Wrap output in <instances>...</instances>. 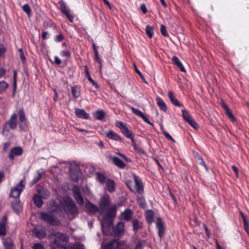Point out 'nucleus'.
I'll list each match as a JSON object with an SVG mask.
<instances>
[{
  "label": "nucleus",
  "instance_id": "61",
  "mask_svg": "<svg viewBox=\"0 0 249 249\" xmlns=\"http://www.w3.org/2000/svg\"><path fill=\"white\" fill-rule=\"evenodd\" d=\"M48 33L47 32H43L42 34V38L43 39H46L48 38Z\"/></svg>",
  "mask_w": 249,
  "mask_h": 249
},
{
  "label": "nucleus",
  "instance_id": "33",
  "mask_svg": "<svg viewBox=\"0 0 249 249\" xmlns=\"http://www.w3.org/2000/svg\"><path fill=\"white\" fill-rule=\"evenodd\" d=\"M71 91L73 97L75 98H78L80 95V87L77 85L73 86L71 88Z\"/></svg>",
  "mask_w": 249,
  "mask_h": 249
},
{
  "label": "nucleus",
  "instance_id": "30",
  "mask_svg": "<svg viewBox=\"0 0 249 249\" xmlns=\"http://www.w3.org/2000/svg\"><path fill=\"white\" fill-rule=\"evenodd\" d=\"M96 179L101 184H103L106 183L108 178L102 173L98 172L96 174Z\"/></svg>",
  "mask_w": 249,
  "mask_h": 249
},
{
  "label": "nucleus",
  "instance_id": "28",
  "mask_svg": "<svg viewBox=\"0 0 249 249\" xmlns=\"http://www.w3.org/2000/svg\"><path fill=\"white\" fill-rule=\"evenodd\" d=\"M37 191L40 196L44 199L48 198L50 195V192L46 189H38Z\"/></svg>",
  "mask_w": 249,
  "mask_h": 249
},
{
  "label": "nucleus",
  "instance_id": "22",
  "mask_svg": "<svg viewBox=\"0 0 249 249\" xmlns=\"http://www.w3.org/2000/svg\"><path fill=\"white\" fill-rule=\"evenodd\" d=\"M2 241L5 249H13L14 245L12 240L10 238H4Z\"/></svg>",
  "mask_w": 249,
  "mask_h": 249
},
{
  "label": "nucleus",
  "instance_id": "31",
  "mask_svg": "<svg viewBox=\"0 0 249 249\" xmlns=\"http://www.w3.org/2000/svg\"><path fill=\"white\" fill-rule=\"evenodd\" d=\"M156 100L157 101V105L160 107V109L166 111L167 109V107L163 100L161 98L159 97H157Z\"/></svg>",
  "mask_w": 249,
  "mask_h": 249
},
{
  "label": "nucleus",
  "instance_id": "58",
  "mask_svg": "<svg viewBox=\"0 0 249 249\" xmlns=\"http://www.w3.org/2000/svg\"><path fill=\"white\" fill-rule=\"evenodd\" d=\"M63 39V36L61 34H59L56 36L55 40L57 42H60Z\"/></svg>",
  "mask_w": 249,
  "mask_h": 249
},
{
  "label": "nucleus",
  "instance_id": "10",
  "mask_svg": "<svg viewBox=\"0 0 249 249\" xmlns=\"http://www.w3.org/2000/svg\"><path fill=\"white\" fill-rule=\"evenodd\" d=\"M19 120L21 124L19 125L20 128L22 130H25L27 128L26 118L25 114L22 109L19 111Z\"/></svg>",
  "mask_w": 249,
  "mask_h": 249
},
{
  "label": "nucleus",
  "instance_id": "12",
  "mask_svg": "<svg viewBox=\"0 0 249 249\" xmlns=\"http://www.w3.org/2000/svg\"><path fill=\"white\" fill-rule=\"evenodd\" d=\"M132 211L130 209H126L122 212L119 215V218L125 221H129L132 216Z\"/></svg>",
  "mask_w": 249,
  "mask_h": 249
},
{
  "label": "nucleus",
  "instance_id": "48",
  "mask_svg": "<svg viewBox=\"0 0 249 249\" xmlns=\"http://www.w3.org/2000/svg\"><path fill=\"white\" fill-rule=\"evenodd\" d=\"M115 125L119 128L121 131L126 126L122 121H117Z\"/></svg>",
  "mask_w": 249,
  "mask_h": 249
},
{
  "label": "nucleus",
  "instance_id": "47",
  "mask_svg": "<svg viewBox=\"0 0 249 249\" xmlns=\"http://www.w3.org/2000/svg\"><path fill=\"white\" fill-rule=\"evenodd\" d=\"M69 249H85L84 246L81 244H74L69 247Z\"/></svg>",
  "mask_w": 249,
  "mask_h": 249
},
{
  "label": "nucleus",
  "instance_id": "60",
  "mask_svg": "<svg viewBox=\"0 0 249 249\" xmlns=\"http://www.w3.org/2000/svg\"><path fill=\"white\" fill-rule=\"evenodd\" d=\"M54 62L57 65H59L62 62L60 59L57 56H55L54 57Z\"/></svg>",
  "mask_w": 249,
  "mask_h": 249
},
{
  "label": "nucleus",
  "instance_id": "45",
  "mask_svg": "<svg viewBox=\"0 0 249 249\" xmlns=\"http://www.w3.org/2000/svg\"><path fill=\"white\" fill-rule=\"evenodd\" d=\"M226 114L227 115L229 119L232 122L235 121V119L232 113L231 112L229 108H226Z\"/></svg>",
  "mask_w": 249,
  "mask_h": 249
},
{
  "label": "nucleus",
  "instance_id": "19",
  "mask_svg": "<svg viewBox=\"0 0 249 249\" xmlns=\"http://www.w3.org/2000/svg\"><path fill=\"white\" fill-rule=\"evenodd\" d=\"M85 207L90 214H95L99 210L98 207L89 201L86 203Z\"/></svg>",
  "mask_w": 249,
  "mask_h": 249
},
{
  "label": "nucleus",
  "instance_id": "44",
  "mask_svg": "<svg viewBox=\"0 0 249 249\" xmlns=\"http://www.w3.org/2000/svg\"><path fill=\"white\" fill-rule=\"evenodd\" d=\"M70 175L71 179L74 181H77L79 178L78 175L77 173L70 170Z\"/></svg>",
  "mask_w": 249,
  "mask_h": 249
},
{
  "label": "nucleus",
  "instance_id": "37",
  "mask_svg": "<svg viewBox=\"0 0 249 249\" xmlns=\"http://www.w3.org/2000/svg\"><path fill=\"white\" fill-rule=\"evenodd\" d=\"M138 203L140 207L144 208L146 207V202L143 196H138Z\"/></svg>",
  "mask_w": 249,
  "mask_h": 249
},
{
  "label": "nucleus",
  "instance_id": "53",
  "mask_svg": "<svg viewBox=\"0 0 249 249\" xmlns=\"http://www.w3.org/2000/svg\"><path fill=\"white\" fill-rule=\"evenodd\" d=\"M19 52L21 59L23 62H25L26 60V58L24 55L23 50L22 49H20L19 50Z\"/></svg>",
  "mask_w": 249,
  "mask_h": 249
},
{
  "label": "nucleus",
  "instance_id": "6",
  "mask_svg": "<svg viewBox=\"0 0 249 249\" xmlns=\"http://www.w3.org/2000/svg\"><path fill=\"white\" fill-rule=\"evenodd\" d=\"M73 196L77 203L82 206L84 204V199L81 193L80 187L75 185L73 188Z\"/></svg>",
  "mask_w": 249,
  "mask_h": 249
},
{
  "label": "nucleus",
  "instance_id": "1",
  "mask_svg": "<svg viewBox=\"0 0 249 249\" xmlns=\"http://www.w3.org/2000/svg\"><path fill=\"white\" fill-rule=\"evenodd\" d=\"M65 212L68 215H74L77 213V208L74 202L70 197H67L64 199V203L62 204Z\"/></svg>",
  "mask_w": 249,
  "mask_h": 249
},
{
  "label": "nucleus",
  "instance_id": "23",
  "mask_svg": "<svg viewBox=\"0 0 249 249\" xmlns=\"http://www.w3.org/2000/svg\"><path fill=\"white\" fill-rule=\"evenodd\" d=\"M112 160L114 164L118 168L123 169L125 167V164L122 160L120 159L119 158L116 156H114L112 157Z\"/></svg>",
  "mask_w": 249,
  "mask_h": 249
},
{
  "label": "nucleus",
  "instance_id": "63",
  "mask_svg": "<svg viewBox=\"0 0 249 249\" xmlns=\"http://www.w3.org/2000/svg\"><path fill=\"white\" fill-rule=\"evenodd\" d=\"M120 157L123 158L125 161L128 162H131V160L130 159L128 158L125 155L122 154L120 155Z\"/></svg>",
  "mask_w": 249,
  "mask_h": 249
},
{
  "label": "nucleus",
  "instance_id": "16",
  "mask_svg": "<svg viewBox=\"0 0 249 249\" xmlns=\"http://www.w3.org/2000/svg\"><path fill=\"white\" fill-rule=\"evenodd\" d=\"M23 153V149L19 147H16L12 149L9 153V157L10 159H13L15 156H20Z\"/></svg>",
  "mask_w": 249,
  "mask_h": 249
},
{
  "label": "nucleus",
  "instance_id": "17",
  "mask_svg": "<svg viewBox=\"0 0 249 249\" xmlns=\"http://www.w3.org/2000/svg\"><path fill=\"white\" fill-rule=\"evenodd\" d=\"M123 134L127 138L130 139L133 145L135 146L136 143L134 139V136L132 132L130 131L127 126L124 128L122 131Z\"/></svg>",
  "mask_w": 249,
  "mask_h": 249
},
{
  "label": "nucleus",
  "instance_id": "21",
  "mask_svg": "<svg viewBox=\"0 0 249 249\" xmlns=\"http://www.w3.org/2000/svg\"><path fill=\"white\" fill-rule=\"evenodd\" d=\"M168 97L171 102L177 107H182V104H180L178 99L175 97L174 93L170 90L168 92Z\"/></svg>",
  "mask_w": 249,
  "mask_h": 249
},
{
  "label": "nucleus",
  "instance_id": "13",
  "mask_svg": "<svg viewBox=\"0 0 249 249\" xmlns=\"http://www.w3.org/2000/svg\"><path fill=\"white\" fill-rule=\"evenodd\" d=\"M75 114L76 117L80 119H89V114L84 109L75 108Z\"/></svg>",
  "mask_w": 249,
  "mask_h": 249
},
{
  "label": "nucleus",
  "instance_id": "18",
  "mask_svg": "<svg viewBox=\"0 0 249 249\" xmlns=\"http://www.w3.org/2000/svg\"><path fill=\"white\" fill-rule=\"evenodd\" d=\"M125 224L123 222H119L118 223L114 232L116 235L120 236L123 235L124 231Z\"/></svg>",
  "mask_w": 249,
  "mask_h": 249
},
{
  "label": "nucleus",
  "instance_id": "56",
  "mask_svg": "<svg viewBox=\"0 0 249 249\" xmlns=\"http://www.w3.org/2000/svg\"><path fill=\"white\" fill-rule=\"evenodd\" d=\"M44 172L43 171L39 170L37 172V176L36 177L37 179L39 180L42 177L44 174Z\"/></svg>",
  "mask_w": 249,
  "mask_h": 249
},
{
  "label": "nucleus",
  "instance_id": "20",
  "mask_svg": "<svg viewBox=\"0 0 249 249\" xmlns=\"http://www.w3.org/2000/svg\"><path fill=\"white\" fill-rule=\"evenodd\" d=\"M116 183L115 181L110 178H108L106 182V188L109 193H113L115 191Z\"/></svg>",
  "mask_w": 249,
  "mask_h": 249
},
{
  "label": "nucleus",
  "instance_id": "26",
  "mask_svg": "<svg viewBox=\"0 0 249 249\" xmlns=\"http://www.w3.org/2000/svg\"><path fill=\"white\" fill-rule=\"evenodd\" d=\"M172 60L174 64H175L180 69L181 71L183 72L186 71L185 69L183 66V64L177 56H174L172 58Z\"/></svg>",
  "mask_w": 249,
  "mask_h": 249
},
{
  "label": "nucleus",
  "instance_id": "36",
  "mask_svg": "<svg viewBox=\"0 0 249 249\" xmlns=\"http://www.w3.org/2000/svg\"><path fill=\"white\" fill-rule=\"evenodd\" d=\"M59 4L60 10L64 14L70 11V9L67 7V5L63 0L59 1Z\"/></svg>",
  "mask_w": 249,
  "mask_h": 249
},
{
  "label": "nucleus",
  "instance_id": "2",
  "mask_svg": "<svg viewBox=\"0 0 249 249\" xmlns=\"http://www.w3.org/2000/svg\"><path fill=\"white\" fill-rule=\"evenodd\" d=\"M17 116L15 113L13 114L10 117L9 121L7 122L3 128L2 135L7 136L9 133V129L14 130L17 127Z\"/></svg>",
  "mask_w": 249,
  "mask_h": 249
},
{
  "label": "nucleus",
  "instance_id": "11",
  "mask_svg": "<svg viewBox=\"0 0 249 249\" xmlns=\"http://www.w3.org/2000/svg\"><path fill=\"white\" fill-rule=\"evenodd\" d=\"M135 187V189L137 193L142 194L143 192V187L141 179L136 175L134 176Z\"/></svg>",
  "mask_w": 249,
  "mask_h": 249
},
{
  "label": "nucleus",
  "instance_id": "39",
  "mask_svg": "<svg viewBox=\"0 0 249 249\" xmlns=\"http://www.w3.org/2000/svg\"><path fill=\"white\" fill-rule=\"evenodd\" d=\"M182 113L183 118L186 121V122H187L188 121L193 118L187 110L183 109L182 110Z\"/></svg>",
  "mask_w": 249,
  "mask_h": 249
},
{
  "label": "nucleus",
  "instance_id": "34",
  "mask_svg": "<svg viewBox=\"0 0 249 249\" xmlns=\"http://www.w3.org/2000/svg\"><path fill=\"white\" fill-rule=\"evenodd\" d=\"M93 116L96 119L102 120L105 117V112L103 110H98L94 113Z\"/></svg>",
  "mask_w": 249,
  "mask_h": 249
},
{
  "label": "nucleus",
  "instance_id": "64",
  "mask_svg": "<svg viewBox=\"0 0 249 249\" xmlns=\"http://www.w3.org/2000/svg\"><path fill=\"white\" fill-rule=\"evenodd\" d=\"M5 74V70L2 68H0V78Z\"/></svg>",
  "mask_w": 249,
  "mask_h": 249
},
{
  "label": "nucleus",
  "instance_id": "40",
  "mask_svg": "<svg viewBox=\"0 0 249 249\" xmlns=\"http://www.w3.org/2000/svg\"><path fill=\"white\" fill-rule=\"evenodd\" d=\"M130 108L131 109V110L132 111V112L136 115H137L140 117L143 116V113L139 109L134 108L132 107H131Z\"/></svg>",
  "mask_w": 249,
  "mask_h": 249
},
{
  "label": "nucleus",
  "instance_id": "50",
  "mask_svg": "<svg viewBox=\"0 0 249 249\" xmlns=\"http://www.w3.org/2000/svg\"><path fill=\"white\" fill-rule=\"evenodd\" d=\"M71 22H73L74 16L71 14L70 11L64 14Z\"/></svg>",
  "mask_w": 249,
  "mask_h": 249
},
{
  "label": "nucleus",
  "instance_id": "55",
  "mask_svg": "<svg viewBox=\"0 0 249 249\" xmlns=\"http://www.w3.org/2000/svg\"><path fill=\"white\" fill-rule=\"evenodd\" d=\"M126 185L127 186V187L129 188V189L131 191H134L133 189V182L132 181H130V180H128L126 182Z\"/></svg>",
  "mask_w": 249,
  "mask_h": 249
},
{
  "label": "nucleus",
  "instance_id": "52",
  "mask_svg": "<svg viewBox=\"0 0 249 249\" xmlns=\"http://www.w3.org/2000/svg\"><path fill=\"white\" fill-rule=\"evenodd\" d=\"M163 133L167 139L171 140L172 142H175L172 137L165 130H163Z\"/></svg>",
  "mask_w": 249,
  "mask_h": 249
},
{
  "label": "nucleus",
  "instance_id": "27",
  "mask_svg": "<svg viewBox=\"0 0 249 249\" xmlns=\"http://www.w3.org/2000/svg\"><path fill=\"white\" fill-rule=\"evenodd\" d=\"M145 217L147 222L151 224L154 220V213L152 210H147L145 212Z\"/></svg>",
  "mask_w": 249,
  "mask_h": 249
},
{
  "label": "nucleus",
  "instance_id": "49",
  "mask_svg": "<svg viewBox=\"0 0 249 249\" xmlns=\"http://www.w3.org/2000/svg\"><path fill=\"white\" fill-rule=\"evenodd\" d=\"M60 55L63 57H70L71 52L69 51H62L60 52Z\"/></svg>",
  "mask_w": 249,
  "mask_h": 249
},
{
  "label": "nucleus",
  "instance_id": "29",
  "mask_svg": "<svg viewBox=\"0 0 249 249\" xmlns=\"http://www.w3.org/2000/svg\"><path fill=\"white\" fill-rule=\"evenodd\" d=\"M12 205L13 208L17 212H19L22 209V205L20 201L18 199H16L15 201L12 202Z\"/></svg>",
  "mask_w": 249,
  "mask_h": 249
},
{
  "label": "nucleus",
  "instance_id": "24",
  "mask_svg": "<svg viewBox=\"0 0 249 249\" xmlns=\"http://www.w3.org/2000/svg\"><path fill=\"white\" fill-rule=\"evenodd\" d=\"M6 217L4 216L2 220L0 222V235L4 236L6 234Z\"/></svg>",
  "mask_w": 249,
  "mask_h": 249
},
{
  "label": "nucleus",
  "instance_id": "42",
  "mask_svg": "<svg viewBox=\"0 0 249 249\" xmlns=\"http://www.w3.org/2000/svg\"><path fill=\"white\" fill-rule=\"evenodd\" d=\"M23 10L26 13V14L29 16H30L31 15V11L30 7V6L28 4H24L22 7Z\"/></svg>",
  "mask_w": 249,
  "mask_h": 249
},
{
  "label": "nucleus",
  "instance_id": "25",
  "mask_svg": "<svg viewBox=\"0 0 249 249\" xmlns=\"http://www.w3.org/2000/svg\"><path fill=\"white\" fill-rule=\"evenodd\" d=\"M133 230L136 232L142 228V223L139 221L137 219H134L132 221Z\"/></svg>",
  "mask_w": 249,
  "mask_h": 249
},
{
  "label": "nucleus",
  "instance_id": "54",
  "mask_svg": "<svg viewBox=\"0 0 249 249\" xmlns=\"http://www.w3.org/2000/svg\"><path fill=\"white\" fill-rule=\"evenodd\" d=\"M109 213L112 215L115 216L116 213V208L115 207H113L109 209Z\"/></svg>",
  "mask_w": 249,
  "mask_h": 249
},
{
  "label": "nucleus",
  "instance_id": "9",
  "mask_svg": "<svg viewBox=\"0 0 249 249\" xmlns=\"http://www.w3.org/2000/svg\"><path fill=\"white\" fill-rule=\"evenodd\" d=\"M156 227L158 230V234L162 238L165 233L164 222L160 217H158L156 221Z\"/></svg>",
  "mask_w": 249,
  "mask_h": 249
},
{
  "label": "nucleus",
  "instance_id": "59",
  "mask_svg": "<svg viewBox=\"0 0 249 249\" xmlns=\"http://www.w3.org/2000/svg\"><path fill=\"white\" fill-rule=\"evenodd\" d=\"M245 230L247 232L248 234L249 235V223L247 222L245 224H244Z\"/></svg>",
  "mask_w": 249,
  "mask_h": 249
},
{
  "label": "nucleus",
  "instance_id": "32",
  "mask_svg": "<svg viewBox=\"0 0 249 249\" xmlns=\"http://www.w3.org/2000/svg\"><path fill=\"white\" fill-rule=\"evenodd\" d=\"M34 202L35 205L38 207H41L43 203L42 198L37 194L34 196Z\"/></svg>",
  "mask_w": 249,
  "mask_h": 249
},
{
  "label": "nucleus",
  "instance_id": "14",
  "mask_svg": "<svg viewBox=\"0 0 249 249\" xmlns=\"http://www.w3.org/2000/svg\"><path fill=\"white\" fill-rule=\"evenodd\" d=\"M121 242H118V240L113 239L109 241L104 246H102L103 249H116Z\"/></svg>",
  "mask_w": 249,
  "mask_h": 249
},
{
  "label": "nucleus",
  "instance_id": "7",
  "mask_svg": "<svg viewBox=\"0 0 249 249\" xmlns=\"http://www.w3.org/2000/svg\"><path fill=\"white\" fill-rule=\"evenodd\" d=\"M40 217L43 220L51 225H57L58 223V221L52 214L43 212L40 213Z\"/></svg>",
  "mask_w": 249,
  "mask_h": 249
},
{
  "label": "nucleus",
  "instance_id": "57",
  "mask_svg": "<svg viewBox=\"0 0 249 249\" xmlns=\"http://www.w3.org/2000/svg\"><path fill=\"white\" fill-rule=\"evenodd\" d=\"M140 8H141V10L144 14H145L147 12V9H146L145 5L144 4H143V3L140 6Z\"/></svg>",
  "mask_w": 249,
  "mask_h": 249
},
{
  "label": "nucleus",
  "instance_id": "51",
  "mask_svg": "<svg viewBox=\"0 0 249 249\" xmlns=\"http://www.w3.org/2000/svg\"><path fill=\"white\" fill-rule=\"evenodd\" d=\"M33 249H44V246L40 243H36L32 247Z\"/></svg>",
  "mask_w": 249,
  "mask_h": 249
},
{
  "label": "nucleus",
  "instance_id": "4",
  "mask_svg": "<svg viewBox=\"0 0 249 249\" xmlns=\"http://www.w3.org/2000/svg\"><path fill=\"white\" fill-rule=\"evenodd\" d=\"M110 203V201L109 195L107 193H105L99 202V207L101 214H103L107 211Z\"/></svg>",
  "mask_w": 249,
  "mask_h": 249
},
{
  "label": "nucleus",
  "instance_id": "43",
  "mask_svg": "<svg viewBox=\"0 0 249 249\" xmlns=\"http://www.w3.org/2000/svg\"><path fill=\"white\" fill-rule=\"evenodd\" d=\"M160 32H161V33L162 35L163 36H165V37L168 36V33H167V30H166V28L163 24H161L160 25Z\"/></svg>",
  "mask_w": 249,
  "mask_h": 249
},
{
  "label": "nucleus",
  "instance_id": "8",
  "mask_svg": "<svg viewBox=\"0 0 249 249\" xmlns=\"http://www.w3.org/2000/svg\"><path fill=\"white\" fill-rule=\"evenodd\" d=\"M52 238L53 239V243L57 245L61 244L62 242H65L67 240V236L60 232L54 234Z\"/></svg>",
  "mask_w": 249,
  "mask_h": 249
},
{
  "label": "nucleus",
  "instance_id": "5",
  "mask_svg": "<svg viewBox=\"0 0 249 249\" xmlns=\"http://www.w3.org/2000/svg\"><path fill=\"white\" fill-rule=\"evenodd\" d=\"M33 234L38 238L43 239L46 236V231L45 228L38 226L34 228Z\"/></svg>",
  "mask_w": 249,
  "mask_h": 249
},
{
  "label": "nucleus",
  "instance_id": "62",
  "mask_svg": "<svg viewBox=\"0 0 249 249\" xmlns=\"http://www.w3.org/2000/svg\"><path fill=\"white\" fill-rule=\"evenodd\" d=\"M141 118L143 120V121L145 122H146V123H148L149 124H151V123L149 121L148 118L146 116H145L144 114H143V116L141 117Z\"/></svg>",
  "mask_w": 249,
  "mask_h": 249
},
{
  "label": "nucleus",
  "instance_id": "15",
  "mask_svg": "<svg viewBox=\"0 0 249 249\" xmlns=\"http://www.w3.org/2000/svg\"><path fill=\"white\" fill-rule=\"evenodd\" d=\"M106 136L109 139L118 141V142H121L122 141V138L121 137L118 135L116 133L114 132L112 130H108L106 133Z\"/></svg>",
  "mask_w": 249,
  "mask_h": 249
},
{
  "label": "nucleus",
  "instance_id": "38",
  "mask_svg": "<svg viewBox=\"0 0 249 249\" xmlns=\"http://www.w3.org/2000/svg\"><path fill=\"white\" fill-rule=\"evenodd\" d=\"M146 33L147 35L149 38H152L154 34V29L153 27L150 25H147L146 27Z\"/></svg>",
  "mask_w": 249,
  "mask_h": 249
},
{
  "label": "nucleus",
  "instance_id": "41",
  "mask_svg": "<svg viewBox=\"0 0 249 249\" xmlns=\"http://www.w3.org/2000/svg\"><path fill=\"white\" fill-rule=\"evenodd\" d=\"M187 123L195 129L196 130L198 128V126L197 123L193 118L188 121Z\"/></svg>",
  "mask_w": 249,
  "mask_h": 249
},
{
  "label": "nucleus",
  "instance_id": "3",
  "mask_svg": "<svg viewBox=\"0 0 249 249\" xmlns=\"http://www.w3.org/2000/svg\"><path fill=\"white\" fill-rule=\"evenodd\" d=\"M26 184V179L24 178L20 180L19 183L16 186L12 188L10 192V196L11 197L18 199L21 193L24 190Z\"/></svg>",
  "mask_w": 249,
  "mask_h": 249
},
{
  "label": "nucleus",
  "instance_id": "46",
  "mask_svg": "<svg viewBox=\"0 0 249 249\" xmlns=\"http://www.w3.org/2000/svg\"><path fill=\"white\" fill-rule=\"evenodd\" d=\"M8 87V84L5 81L0 82V92L5 90Z\"/></svg>",
  "mask_w": 249,
  "mask_h": 249
},
{
  "label": "nucleus",
  "instance_id": "35",
  "mask_svg": "<svg viewBox=\"0 0 249 249\" xmlns=\"http://www.w3.org/2000/svg\"><path fill=\"white\" fill-rule=\"evenodd\" d=\"M85 73L87 76V77H88V79L89 80V81H90L92 85L95 87V88L96 89H98V85L97 84V83L91 78L90 74H89V71H88V67L87 66H85Z\"/></svg>",
  "mask_w": 249,
  "mask_h": 249
}]
</instances>
